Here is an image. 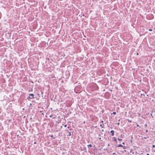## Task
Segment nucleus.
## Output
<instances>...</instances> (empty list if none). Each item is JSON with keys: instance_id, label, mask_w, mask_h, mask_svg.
Here are the masks:
<instances>
[{"instance_id": "2eb2a0df", "label": "nucleus", "mask_w": 155, "mask_h": 155, "mask_svg": "<svg viewBox=\"0 0 155 155\" xmlns=\"http://www.w3.org/2000/svg\"><path fill=\"white\" fill-rule=\"evenodd\" d=\"M155 147V146L154 145H152V148H154Z\"/></svg>"}, {"instance_id": "412c9836", "label": "nucleus", "mask_w": 155, "mask_h": 155, "mask_svg": "<svg viewBox=\"0 0 155 155\" xmlns=\"http://www.w3.org/2000/svg\"><path fill=\"white\" fill-rule=\"evenodd\" d=\"M67 124H66V125H64V127H67Z\"/></svg>"}, {"instance_id": "c9c22d12", "label": "nucleus", "mask_w": 155, "mask_h": 155, "mask_svg": "<svg viewBox=\"0 0 155 155\" xmlns=\"http://www.w3.org/2000/svg\"><path fill=\"white\" fill-rule=\"evenodd\" d=\"M83 16H84V14H83Z\"/></svg>"}, {"instance_id": "5701e85b", "label": "nucleus", "mask_w": 155, "mask_h": 155, "mask_svg": "<svg viewBox=\"0 0 155 155\" xmlns=\"http://www.w3.org/2000/svg\"><path fill=\"white\" fill-rule=\"evenodd\" d=\"M152 113H153V111H152L151 113L150 114V115H151V116L152 115Z\"/></svg>"}, {"instance_id": "aec40b11", "label": "nucleus", "mask_w": 155, "mask_h": 155, "mask_svg": "<svg viewBox=\"0 0 155 155\" xmlns=\"http://www.w3.org/2000/svg\"><path fill=\"white\" fill-rule=\"evenodd\" d=\"M94 150H97V148L96 147H94Z\"/></svg>"}, {"instance_id": "4c0bfd02", "label": "nucleus", "mask_w": 155, "mask_h": 155, "mask_svg": "<svg viewBox=\"0 0 155 155\" xmlns=\"http://www.w3.org/2000/svg\"><path fill=\"white\" fill-rule=\"evenodd\" d=\"M101 136V135H100V134H99V136Z\"/></svg>"}, {"instance_id": "ea45409f", "label": "nucleus", "mask_w": 155, "mask_h": 155, "mask_svg": "<svg viewBox=\"0 0 155 155\" xmlns=\"http://www.w3.org/2000/svg\"><path fill=\"white\" fill-rule=\"evenodd\" d=\"M144 96H145V95L144 94H143Z\"/></svg>"}, {"instance_id": "f704fd0d", "label": "nucleus", "mask_w": 155, "mask_h": 155, "mask_svg": "<svg viewBox=\"0 0 155 155\" xmlns=\"http://www.w3.org/2000/svg\"><path fill=\"white\" fill-rule=\"evenodd\" d=\"M87 142L88 143H89V141H87Z\"/></svg>"}, {"instance_id": "1a4fd4ad", "label": "nucleus", "mask_w": 155, "mask_h": 155, "mask_svg": "<svg viewBox=\"0 0 155 155\" xmlns=\"http://www.w3.org/2000/svg\"><path fill=\"white\" fill-rule=\"evenodd\" d=\"M86 147H84V149H83V150H84V151H86Z\"/></svg>"}, {"instance_id": "20e7f679", "label": "nucleus", "mask_w": 155, "mask_h": 155, "mask_svg": "<svg viewBox=\"0 0 155 155\" xmlns=\"http://www.w3.org/2000/svg\"><path fill=\"white\" fill-rule=\"evenodd\" d=\"M114 141L115 142H116V143H117V139L115 137H114Z\"/></svg>"}, {"instance_id": "a211bd4d", "label": "nucleus", "mask_w": 155, "mask_h": 155, "mask_svg": "<svg viewBox=\"0 0 155 155\" xmlns=\"http://www.w3.org/2000/svg\"><path fill=\"white\" fill-rule=\"evenodd\" d=\"M149 31H152V29H149Z\"/></svg>"}, {"instance_id": "0eeeda50", "label": "nucleus", "mask_w": 155, "mask_h": 155, "mask_svg": "<svg viewBox=\"0 0 155 155\" xmlns=\"http://www.w3.org/2000/svg\"><path fill=\"white\" fill-rule=\"evenodd\" d=\"M122 145L121 144H119L117 146L118 147H122Z\"/></svg>"}, {"instance_id": "58836bf2", "label": "nucleus", "mask_w": 155, "mask_h": 155, "mask_svg": "<svg viewBox=\"0 0 155 155\" xmlns=\"http://www.w3.org/2000/svg\"><path fill=\"white\" fill-rule=\"evenodd\" d=\"M115 154V153H113V154Z\"/></svg>"}, {"instance_id": "f3484780", "label": "nucleus", "mask_w": 155, "mask_h": 155, "mask_svg": "<svg viewBox=\"0 0 155 155\" xmlns=\"http://www.w3.org/2000/svg\"><path fill=\"white\" fill-rule=\"evenodd\" d=\"M144 126L145 127H146L147 125V124H145V125H144Z\"/></svg>"}, {"instance_id": "37998d69", "label": "nucleus", "mask_w": 155, "mask_h": 155, "mask_svg": "<svg viewBox=\"0 0 155 155\" xmlns=\"http://www.w3.org/2000/svg\"><path fill=\"white\" fill-rule=\"evenodd\" d=\"M97 155H98L97 154Z\"/></svg>"}, {"instance_id": "6e6552de", "label": "nucleus", "mask_w": 155, "mask_h": 155, "mask_svg": "<svg viewBox=\"0 0 155 155\" xmlns=\"http://www.w3.org/2000/svg\"><path fill=\"white\" fill-rule=\"evenodd\" d=\"M50 137H51V138H53L54 139H55V137H54V136H53V135H51V136H50Z\"/></svg>"}, {"instance_id": "4468645a", "label": "nucleus", "mask_w": 155, "mask_h": 155, "mask_svg": "<svg viewBox=\"0 0 155 155\" xmlns=\"http://www.w3.org/2000/svg\"><path fill=\"white\" fill-rule=\"evenodd\" d=\"M122 147H123V149H125L126 148V147L125 146H124L123 145Z\"/></svg>"}, {"instance_id": "dca6fc26", "label": "nucleus", "mask_w": 155, "mask_h": 155, "mask_svg": "<svg viewBox=\"0 0 155 155\" xmlns=\"http://www.w3.org/2000/svg\"><path fill=\"white\" fill-rule=\"evenodd\" d=\"M137 127H140V126H139V125L138 124H137Z\"/></svg>"}, {"instance_id": "cd10ccee", "label": "nucleus", "mask_w": 155, "mask_h": 155, "mask_svg": "<svg viewBox=\"0 0 155 155\" xmlns=\"http://www.w3.org/2000/svg\"><path fill=\"white\" fill-rule=\"evenodd\" d=\"M99 139H100V140H101V137H100L99 138Z\"/></svg>"}, {"instance_id": "39448f33", "label": "nucleus", "mask_w": 155, "mask_h": 155, "mask_svg": "<svg viewBox=\"0 0 155 155\" xmlns=\"http://www.w3.org/2000/svg\"><path fill=\"white\" fill-rule=\"evenodd\" d=\"M100 126L102 128H104V125L103 124H100Z\"/></svg>"}, {"instance_id": "ddd939ff", "label": "nucleus", "mask_w": 155, "mask_h": 155, "mask_svg": "<svg viewBox=\"0 0 155 155\" xmlns=\"http://www.w3.org/2000/svg\"><path fill=\"white\" fill-rule=\"evenodd\" d=\"M127 120L128 121V122H130V123L131 122V120H130L129 119H127Z\"/></svg>"}, {"instance_id": "393cba45", "label": "nucleus", "mask_w": 155, "mask_h": 155, "mask_svg": "<svg viewBox=\"0 0 155 155\" xmlns=\"http://www.w3.org/2000/svg\"><path fill=\"white\" fill-rule=\"evenodd\" d=\"M124 145V142H123L122 143Z\"/></svg>"}, {"instance_id": "4be33fe9", "label": "nucleus", "mask_w": 155, "mask_h": 155, "mask_svg": "<svg viewBox=\"0 0 155 155\" xmlns=\"http://www.w3.org/2000/svg\"><path fill=\"white\" fill-rule=\"evenodd\" d=\"M146 133H147L148 132V130H146Z\"/></svg>"}, {"instance_id": "79ce46f5", "label": "nucleus", "mask_w": 155, "mask_h": 155, "mask_svg": "<svg viewBox=\"0 0 155 155\" xmlns=\"http://www.w3.org/2000/svg\"><path fill=\"white\" fill-rule=\"evenodd\" d=\"M145 93L146 94V92H145Z\"/></svg>"}, {"instance_id": "a878e982", "label": "nucleus", "mask_w": 155, "mask_h": 155, "mask_svg": "<svg viewBox=\"0 0 155 155\" xmlns=\"http://www.w3.org/2000/svg\"><path fill=\"white\" fill-rule=\"evenodd\" d=\"M36 142H34V144H36Z\"/></svg>"}, {"instance_id": "bb28decb", "label": "nucleus", "mask_w": 155, "mask_h": 155, "mask_svg": "<svg viewBox=\"0 0 155 155\" xmlns=\"http://www.w3.org/2000/svg\"><path fill=\"white\" fill-rule=\"evenodd\" d=\"M147 155H149V154L148 153H147Z\"/></svg>"}, {"instance_id": "9d476101", "label": "nucleus", "mask_w": 155, "mask_h": 155, "mask_svg": "<svg viewBox=\"0 0 155 155\" xmlns=\"http://www.w3.org/2000/svg\"><path fill=\"white\" fill-rule=\"evenodd\" d=\"M117 140H118L119 141H121V140H122V139H121V138H118L117 139Z\"/></svg>"}, {"instance_id": "f03ea898", "label": "nucleus", "mask_w": 155, "mask_h": 155, "mask_svg": "<svg viewBox=\"0 0 155 155\" xmlns=\"http://www.w3.org/2000/svg\"><path fill=\"white\" fill-rule=\"evenodd\" d=\"M29 96H31V98H32V99L35 98L34 95L33 94H29Z\"/></svg>"}, {"instance_id": "c756f323", "label": "nucleus", "mask_w": 155, "mask_h": 155, "mask_svg": "<svg viewBox=\"0 0 155 155\" xmlns=\"http://www.w3.org/2000/svg\"><path fill=\"white\" fill-rule=\"evenodd\" d=\"M102 131H104V130H103V129H102Z\"/></svg>"}, {"instance_id": "7c9ffc66", "label": "nucleus", "mask_w": 155, "mask_h": 155, "mask_svg": "<svg viewBox=\"0 0 155 155\" xmlns=\"http://www.w3.org/2000/svg\"><path fill=\"white\" fill-rule=\"evenodd\" d=\"M43 93V92H41V94H42Z\"/></svg>"}, {"instance_id": "a19ab883", "label": "nucleus", "mask_w": 155, "mask_h": 155, "mask_svg": "<svg viewBox=\"0 0 155 155\" xmlns=\"http://www.w3.org/2000/svg\"><path fill=\"white\" fill-rule=\"evenodd\" d=\"M68 128H69V126L68 127Z\"/></svg>"}, {"instance_id": "f8f14e48", "label": "nucleus", "mask_w": 155, "mask_h": 155, "mask_svg": "<svg viewBox=\"0 0 155 155\" xmlns=\"http://www.w3.org/2000/svg\"><path fill=\"white\" fill-rule=\"evenodd\" d=\"M29 98H30V99H32V98H31V97H30V96H29V97H27V99H28Z\"/></svg>"}, {"instance_id": "b1692460", "label": "nucleus", "mask_w": 155, "mask_h": 155, "mask_svg": "<svg viewBox=\"0 0 155 155\" xmlns=\"http://www.w3.org/2000/svg\"><path fill=\"white\" fill-rule=\"evenodd\" d=\"M119 124H120V123L119 122H118V123H117V124L118 125H119Z\"/></svg>"}, {"instance_id": "9b49d317", "label": "nucleus", "mask_w": 155, "mask_h": 155, "mask_svg": "<svg viewBox=\"0 0 155 155\" xmlns=\"http://www.w3.org/2000/svg\"><path fill=\"white\" fill-rule=\"evenodd\" d=\"M112 114H113L114 115H115L116 114V113L115 112H113L112 113Z\"/></svg>"}, {"instance_id": "2f4dec72", "label": "nucleus", "mask_w": 155, "mask_h": 155, "mask_svg": "<svg viewBox=\"0 0 155 155\" xmlns=\"http://www.w3.org/2000/svg\"><path fill=\"white\" fill-rule=\"evenodd\" d=\"M101 122H102V123H103V121L102 120V121H101Z\"/></svg>"}, {"instance_id": "c03bdc74", "label": "nucleus", "mask_w": 155, "mask_h": 155, "mask_svg": "<svg viewBox=\"0 0 155 155\" xmlns=\"http://www.w3.org/2000/svg\"><path fill=\"white\" fill-rule=\"evenodd\" d=\"M116 155H117V154H116Z\"/></svg>"}, {"instance_id": "f257e3e1", "label": "nucleus", "mask_w": 155, "mask_h": 155, "mask_svg": "<svg viewBox=\"0 0 155 155\" xmlns=\"http://www.w3.org/2000/svg\"><path fill=\"white\" fill-rule=\"evenodd\" d=\"M65 131L68 133V134L67 135L68 136H70L71 135V132L69 131L68 130H65Z\"/></svg>"}, {"instance_id": "e433bc0d", "label": "nucleus", "mask_w": 155, "mask_h": 155, "mask_svg": "<svg viewBox=\"0 0 155 155\" xmlns=\"http://www.w3.org/2000/svg\"><path fill=\"white\" fill-rule=\"evenodd\" d=\"M137 55H138V53H137Z\"/></svg>"}, {"instance_id": "473e14b6", "label": "nucleus", "mask_w": 155, "mask_h": 155, "mask_svg": "<svg viewBox=\"0 0 155 155\" xmlns=\"http://www.w3.org/2000/svg\"><path fill=\"white\" fill-rule=\"evenodd\" d=\"M1 110H0V113H1Z\"/></svg>"}, {"instance_id": "6ab92c4d", "label": "nucleus", "mask_w": 155, "mask_h": 155, "mask_svg": "<svg viewBox=\"0 0 155 155\" xmlns=\"http://www.w3.org/2000/svg\"><path fill=\"white\" fill-rule=\"evenodd\" d=\"M123 136H124V135H121V137H122H122H123Z\"/></svg>"}, {"instance_id": "7ed1b4c3", "label": "nucleus", "mask_w": 155, "mask_h": 155, "mask_svg": "<svg viewBox=\"0 0 155 155\" xmlns=\"http://www.w3.org/2000/svg\"><path fill=\"white\" fill-rule=\"evenodd\" d=\"M110 132L111 133V135L113 136L114 135V131L113 130H111L110 131Z\"/></svg>"}, {"instance_id": "72a5a7b5", "label": "nucleus", "mask_w": 155, "mask_h": 155, "mask_svg": "<svg viewBox=\"0 0 155 155\" xmlns=\"http://www.w3.org/2000/svg\"><path fill=\"white\" fill-rule=\"evenodd\" d=\"M72 130V129H70L69 130Z\"/></svg>"}, {"instance_id": "c85d7f7f", "label": "nucleus", "mask_w": 155, "mask_h": 155, "mask_svg": "<svg viewBox=\"0 0 155 155\" xmlns=\"http://www.w3.org/2000/svg\"><path fill=\"white\" fill-rule=\"evenodd\" d=\"M130 142H132V140H130Z\"/></svg>"}, {"instance_id": "423d86ee", "label": "nucleus", "mask_w": 155, "mask_h": 155, "mask_svg": "<svg viewBox=\"0 0 155 155\" xmlns=\"http://www.w3.org/2000/svg\"><path fill=\"white\" fill-rule=\"evenodd\" d=\"M92 145L91 144H88L87 145V147H92Z\"/></svg>"}]
</instances>
